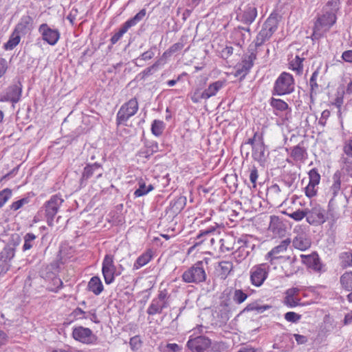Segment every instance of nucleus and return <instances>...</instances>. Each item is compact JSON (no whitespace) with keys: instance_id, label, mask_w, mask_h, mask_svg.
Returning <instances> with one entry per match:
<instances>
[{"instance_id":"obj_1","label":"nucleus","mask_w":352,"mask_h":352,"mask_svg":"<svg viewBox=\"0 0 352 352\" xmlns=\"http://www.w3.org/2000/svg\"><path fill=\"white\" fill-rule=\"evenodd\" d=\"M207 274L203 261H197L182 274V280L186 283L199 284L206 281Z\"/></svg>"},{"instance_id":"obj_2","label":"nucleus","mask_w":352,"mask_h":352,"mask_svg":"<svg viewBox=\"0 0 352 352\" xmlns=\"http://www.w3.org/2000/svg\"><path fill=\"white\" fill-rule=\"evenodd\" d=\"M294 85L292 75L287 72H283L274 82L272 94L277 96L289 94L294 91Z\"/></svg>"},{"instance_id":"obj_3","label":"nucleus","mask_w":352,"mask_h":352,"mask_svg":"<svg viewBox=\"0 0 352 352\" xmlns=\"http://www.w3.org/2000/svg\"><path fill=\"white\" fill-rule=\"evenodd\" d=\"M138 110V102L135 98L124 103L116 115V124L118 126L123 124L126 126V122L133 116Z\"/></svg>"},{"instance_id":"obj_4","label":"nucleus","mask_w":352,"mask_h":352,"mask_svg":"<svg viewBox=\"0 0 352 352\" xmlns=\"http://www.w3.org/2000/svg\"><path fill=\"white\" fill-rule=\"evenodd\" d=\"M277 30V22L274 18L269 17L256 36L254 47L261 46L268 41Z\"/></svg>"},{"instance_id":"obj_5","label":"nucleus","mask_w":352,"mask_h":352,"mask_svg":"<svg viewBox=\"0 0 352 352\" xmlns=\"http://www.w3.org/2000/svg\"><path fill=\"white\" fill-rule=\"evenodd\" d=\"M64 200L58 195L51 197V198L45 204V217L47 225L52 226L54 225V219L57 214L60 206Z\"/></svg>"},{"instance_id":"obj_6","label":"nucleus","mask_w":352,"mask_h":352,"mask_svg":"<svg viewBox=\"0 0 352 352\" xmlns=\"http://www.w3.org/2000/svg\"><path fill=\"white\" fill-rule=\"evenodd\" d=\"M269 266L266 263L253 266L250 270V280L252 285L261 287L268 276Z\"/></svg>"},{"instance_id":"obj_7","label":"nucleus","mask_w":352,"mask_h":352,"mask_svg":"<svg viewBox=\"0 0 352 352\" xmlns=\"http://www.w3.org/2000/svg\"><path fill=\"white\" fill-rule=\"evenodd\" d=\"M146 10L142 9L138 13H137L133 18L126 21L120 28V30L116 32L111 38V43L112 45L116 44L125 34L129 28L135 25L138 22L142 21L146 15Z\"/></svg>"},{"instance_id":"obj_8","label":"nucleus","mask_w":352,"mask_h":352,"mask_svg":"<svg viewBox=\"0 0 352 352\" xmlns=\"http://www.w3.org/2000/svg\"><path fill=\"white\" fill-rule=\"evenodd\" d=\"M236 250L233 252L234 258L237 263H241L245 259L254 248L246 236L239 238L236 241Z\"/></svg>"},{"instance_id":"obj_9","label":"nucleus","mask_w":352,"mask_h":352,"mask_svg":"<svg viewBox=\"0 0 352 352\" xmlns=\"http://www.w3.org/2000/svg\"><path fill=\"white\" fill-rule=\"evenodd\" d=\"M102 272L106 284H111L115 280V276L120 273H116V267L114 265L113 256L107 254L102 261Z\"/></svg>"},{"instance_id":"obj_10","label":"nucleus","mask_w":352,"mask_h":352,"mask_svg":"<svg viewBox=\"0 0 352 352\" xmlns=\"http://www.w3.org/2000/svg\"><path fill=\"white\" fill-rule=\"evenodd\" d=\"M327 221L326 211L319 204L307 208V221L314 226H319Z\"/></svg>"},{"instance_id":"obj_11","label":"nucleus","mask_w":352,"mask_h":352,"mask_svg":"<svg viewBox=\"0 0 352 352\" xmlns=\"http://www.w3.org/2000/svg\"><path fill=\"white\" fill-rule=\"evenodd\" d=\"M72 336L76 340L86 344H94L98 339L90 329L81 326L73 329Z\"/></svg>"},{"instance_id":"obj_12","label":"nucleus","mask_w":352,"mask_h":352,"mask_svg":"<svg viewBox=\"0 0 352 352\" xmlns=\"http://www.w3.org/2000/svg\"><path fill=\"white\" fill-rule=\"evenodd\" d=\"M210 345L211 340L204 336L190 338L186 343V346L191 352H204Z\"/></svg>"},{"instance_id":"obj_13","label":"nucleus","mask_w":352,"mask_h":352,"mask_svg":"<svg viewBox=\"0 0 352 352\" xmlns=\"http://www.w3.org/2000/svg\"><path fill=\"white\" fill-rule=\"evenodd\" d=\"M324 13L317 19L315 23L314 33L316 34L321 30H329L336 21V15L324 11Z\"/></svg>"},{"instance_id":"obj_14","label":"nucleus","mask_w":352,"mask_h":352,"mask_svg":"<svg viewBox=\"0 0 352 352\" xmlns=\"http://www.w3.org/2000/svg\"><path fill=\"white\" fill-rule=\"evenodd\" d=\"M38 32L43 40L50 45H56L60 38L58 30L50 28L47 23H43L39 26Z\"/></svg>"},{"instance_id":"obj_15","label":"nucleus","mask_w":352,"mask_h":352,"mask_svg":"<svg viewBox=\"0 0 352 352\" xmlns=\"http://www.w3.org/2000/svg\"><path fill=\"white\" fill-rule=\"evenodd\" d=\"M291 243V239L287 238L283 240L279 245L272 248L265 256L266 260H269L272 265L273 261L282 258L280 254L285 252Z\"/></svg>"},{"instance_id":"obj_16","label":"nucleus","mask_w":352,"mask_h":352,"mask_svg":"<svg viewBox=\"0 0 352 352\" xmlns=\"http://www.w3.org/2000/svg\"><path fill=\"white\" fill-rule=\"evenodd\" d=\"M257 16V9L254 5L248 4L244 7L238 17L243 23L252 24Z\"/></svg>"},{"instance_id":"obj_17","label":"nucleus","mask_w":352,"mask_h":352,"mask_svg":"<svg viewBox=\"0 0 352 352\" xmlns=\"http://www.w3.org/2000/svg\"><path fill=\"white\" fill-rule=\"evenodd\" d=\"M252 157L257 161L260 165L264 166L267 155L265 154V148L263 138H258V142H256L252 149Z\"/></svg>"},{"instance_id":"obj_18","label":"nucleus","mask_w":352,"mask_h":352,"mask_svg":"<svg viewBox=\"0 0 352 352\" xmlns=\"http://www.w3.org/2000/svg\"><path fill=\"white\" fill-rule=\"evenodd\" d=\"M300 289L296 287L288 289L285 292L284 303L289 307H294L300 305V298L298 296Z\"/></svg>"},{"instance_id":"obj_19","label":"nucleus","mask_w":352,"mask_h":352,"mask_svg":"<svg viewBox=\"0 0 352 352\" xmlns=\"http://www.w3.org/2000/svg\"><path fill=\"white\" fill-rule=\"evenodd\" d=\"M22 88L21 85H14L9 87L6 91V95L2 101H10L13 103H16L20 100L21 96Z\"/></svg>"},{"instance_id":"obj_20","label":"nucleus","mask_w":352,"mask_h":352,"mask_svg":"<svg viewBox=\"0 0 352 352\" xmlns=\"http://www.w3.org/2000/svg\"><path fill=\"white\" fill-rule=\"evenodd\" d=\"M94 174L96 175L97 178H99L102 175V168L98 163L88 164L84 168L81 182H83L84 181L89 179Z\"/></svg>"},{"instance_id":"obj_21","label":"nucleus","mask_w":352,"mask_h":352,"mask_svg":"<svg viewBox=\"0 0 352 352\" xmlns=\"http://www.w3.org/2000/svg\"><path fill=\"white\" fill-rule=\"evenodd\" d=\"M290 157L296 162H305L307 158V153L302 143L293 146L290 148Z\"/></svg>"},{"instance_id":"obj_22","label":"nucleus","mask_w":352,"mask_h":352,"mask_svg":"<svg viewBox=\"0 0 352 352\" xmlns=\"http://www.w3.org/2000/svg\"><path fill=\"white\" fill-rule=\"evenodd\" d=\"M33 19L29 15L23 16L16 25L14 30L19 34H25L32 28Z\"/></svg>"},{"instance_id":"obj_23","label":"nucleus","mask_w":352,"mask_h":352,"mask_svg":"<svg viewBox=\"0 0 352 352\" xmlns=\"http://www.w3.org/2000/svg\"><path fill=\"white\" fill-rule=\"evenodd\" d=\"M236 241L233 235L226 234L219 241L221 252H225L233 250L236 245Z\"/></svg>"},{"instance_id":"obj_24","label":"nucleus","mask_w":352,"mask_h":352,"mask_svg":"<svg viewBox=\"0 0 352 352\" xmlns=\"http://www.w3.org/2000/svg\"><path fill=\"white\" fill-rule=\"evenodd\" d=\"M168 302H161L155 298H153L147 309V314L148 315H155L161 314L164 308L168 307Z\"/></svg>"},{"instance_id":"obj_25","label":"nucleus","mask_w":352,"mask_h":352,"mask_svg":"<svg viewBox=\"0 0 352 352\" xmlns=\"http://www.w3.org/2000/svg\"><path fill=\"white\" fill-rule=\"evenodd\" d=\"M341 189V173L336 171L332 177V184L329 188V193L331 195V199H334L339 193Z\"/></svg>"},{"instance_id":"obj_26","label":"nucleus","mask_w":352,"mask_h":352,"mask_svg":"<svg viewBox=\"0 0 352 352\" xmlns=\"http://www.w3.org/2000/svg\"><path fill=\"white\" fill-rule=\"evenodd\" d=\"M292 244L296 249L304 251L311 246V241L304 235H298L294 239Z\"/></svg>"},{"instance_id":"obj_27","label":"nucleus","mask_w":352,"mask_h":352,"mask_svg":"<svg viewBox=\"0 0 352 352\" xmlns=\"http://www.w3.org/2000/svg\"><path fill=\"white\" fill-rule=\"evenodd\" d=\"M302 262L308 266L313 267L316 270H320V263L317 255H304L301 254Z\"/></svg>"},{"instance_id":"obj_28","label":"nucleus","mask_w":352,"mask_h":352,"mask_svg":"<svg viewBox=\"0 0 352 352\" xmlns=\"http://www.w3.org/2000/svg\"><path fill=\"white\" fill-rule=\"evenodd\" d=\"M88 289L96 295H99L103 291V285L98 276H93L88 283Z\"/></svg>"},{"instance_id":"obj_29","label":"nucleus","mask_w":352,"mask_h":352,"mask_svg":"<svg viewBox=\"0 0 352 352\" xmlns=\"http://www.w3.org/2000/svg\"><path fill=\"white\" fill-rule=\"evenodd\" d=\"M252 66V63H249L243 59L241 63L236 65L235 76L240 77L241 79L244 78Z\"/></svg>"},{"instance_id":"obj_30","label":"nucleus","mask_w":352,"mask_h":352,"mask_svg":"<svg viewBox=\"0 0 352 352\" xmlns=\"http://www.w3.org/2000/svg\"><path fill=\"white\" fill-rule=\"evenodd\" d=\"M225 85V82L223 80H217L212 83H211L205 91V97H207V99L210 98L212 96H214Z\"/></svg>"},{"instance_id":"obj_31","label":"nucleus","mask_w":352,"mask_h":352,"mask_svg":"<svg viewBox=\"0 0 352 352\" xmlns=\"http://www.w3.org/2000/svg\"><path fill=\"white\" fill-rule=\"evenodd\" d=\"M233 265L230 261H221L219 263L217 270L221 278L225 279L232 270Z\"/></svg>"},{"instance_id":"obj_32","label":"nucleus","mask_w":352,"mask_h":352,"mask_svg":"<svg viewBox=\"0 0 352 352\" xmlns=\"http://www.w3.org/2000/svg\"><path fill=\"white\" fill-rule=\"evenodd\" d=\"M283 223L278 217L271 216L268 230L274 234H280L283 230Z\"/></svg>"},{"instance_id":"obj_33","label":"nucleus","mask_w":352,"mask_h":352,"mask_svg":"<svg viewBox=\"0 0 352 352\" xmlns=\"http://www.w3.org/2000/svg\"><path fill=\"white\" fill-rule=\"evenodd\" d=\"M340 283L344 290L352 291V272H344L340 278Z\"/></svg>"},{"instance_id":"obj_34","label":"nucleus","mask_w":352,"mask_h":352,"mask_svg":"<svg viewBox=\"0 0 352 352\" xmlns=\"http://www.w3.org/2000/svg\"><path fill=\"white\" fill-rule=\"evenodd\" d=\"M20 40V34L14 30L8 41L4 44V49L6 50H13L19 43Z\"/></svg>"},{"instance_id":"obj_35","label":"nucleus","mask_w":352,"mask_h":352,"mask_svg":"<svg viewBox=\"0 0 352 352\" xmlns=\"http://www.w3.org/2000/svg\"><path fill=\"white\" fill-rule=\"evenodd\" d=\"M138 188L134 192L135 197L144 196L153 189V185L149 184L148 186H146L142 179L138 182Z\"/></svg>"},{"instance_id":"obj_36","label":"nucleus","mask_w":352,"mask_h":352,"mask_svg":"<svg viewBox=\"0 0 352 352\" xmlns=\"http://www.w3.org/2000/svg\"><path fill=\"white\" fill-rule=\"evenodd\" d=\"M152 256L151 252H146L140 256L135 261L133 265L134 270H138L139 268L146 265L151 259Z\"/></svg>"},{"instance_id":"obj_37","label":"nucleus","mask_w":352,"mask_h":352,"mask_svg":"<svg viewBox=\"0 0 352 352\" xmlns=\"http://www.w3.org/2000/svg\"><path fill=\"white\" fill-rule=\"evenodd\" d=\"M185 205V201L183 198L180 197L176 200L172 201L170 204L169 211L173 214H176L180 212V211L184 208Z\"/></svg>"},{"instance_id":"obj_38","label":"nucleus","mask_w":352,"mask_h":352,"mask_svg":"<svg viewBox=\"0 0 352 352\" xmlns=\"http://www.w3.org/2000/svg\"><path fill=\"white\" fill-rule=\"evenodd\" d=\"M333 199H331L329 202L328 210L326 212V217L327 220H331V221L333 222L339 218L340 214L335 210V208H333Z\"/></svg>"},{"instance_id":"obj_39","label":"nucleus","mask_w":352,"mask_h":352,"mask_svg":"<svg viewBox=\"0 0 352 352\" xmlns=\"http://www.w3.org/2000/svg\"><path fill=\"white\" fill-rule=\"evenodd\" d=\"M219 316L222 322H226L230 318V310L227 302H223L220 305Z\"/></svg>"},{"instance_id":"obj_40","label":"nucleus","mask_w":352,"mask_h":352,"mask_svg":"<svg viewBox=\"0 0 352 352\" xmlns=\"http://www.w3.org/2000/svg\"><path fill=\"white\" fill-rule=\"evenodd\" d=\"M304 58H300L299 56H296L294 60H292L289 65L292 70L296 71L298 74H300L302 72V61Z\"/></svg>"},{"instance_id":"obj_41","label":"nucleus","mask_w":352,"mask_h":352,"mask_svg":"<svg viewBox=\"0 0 352 352\" xmlns=\"http://www.w3.org/2000/svg\"><path fill=\"white\" fill-rule=\"evenodd\" d=\"M340 0H329L325 6L324 11H329V13L336 15L337 12L339 10Z\"/></svg>"},{"instance_id":"obj_42","label":"nucleus","mask_w":352,"mask_h":352,"mask_svg":"<svg viewBox=\"0 0 352 352\" xmlns=\"http://www.w3.org/2000/svg\"><path fill=\"white\" fill-rule=\"evenodd\" d=\"M164 129V124L162 121L155 120L151 125V132L155 136H160Z\"/></svg>"},{"instance_id":"obj_43","label":"nucleus","mask_w":352,"mask_h":352,"mask_svg":"<svg viewBox=\"0 0 352 352\" xmlns=\"http://www.w3.org/2000/svg\"><path fill=\"white\" fill-rule=\"evenodd\" d=\"M36 236L32 233H28L24 236V244L23 245V250L26 251L31 249L34 244Z\"/></svg>"},{"instance_id":"obj_44","label":"nucleus","mask_w":352,"mask_h":352,"mask_svg":"<svg viewBox=\"0 0 352 352\" xmlns=\"http://www.w3.org/2000/svg\"><path fill=\"white\" fill-rule=\"evenodd\" d=\"M160 348L162 352H182V346L176 343H168Z\"/></svg>"},{"instance_id":"obj_45","label":"nucleus","mask_w":352,"mask_h":352,"mask_svg":"<svg viewBox=\"0 0 352 352\" xmlns=\"http://www.w3.org/2000/svg\"><path fill=\"white\" fill-rule=\"evenodd\" d=\"M0 256L3 261H10L14 256V250L12 247H6L1 252Z\"/></svg>"},{"instance_id":"obj_46","label":"nucleus","mask_w":352,"mask_h":352,"mask_svg":"<svg viewBox=\"0 0 352 352\" xmlns=\"http://www.w3.org/2000/svg\"><path fill=\"white\" fill-rule=\"evenodd\" d=\"M319 75V68L316 69L312 74L309 80V85L311 87V93H316L318 89V85L317 83V78Z\"/></svg>"},{"instance_id":"obj_47","label":"nucleus","mask_w":352,"mask_h":352,"mask_svg":"<svg viewBox=\"0 0 352 352\" xmlns=\"http://www.w3.org/2000/svg\"><path fill=\"white\" fill-rule=\"evenodd\" d=\"M271 105L277 110L285 111L289 108L288 104L281 99L272 98Z\"/></svg>"},{"instance_id":"obj_48","label":"nucleus","mask_w":352,"mask_h":352,"mask_svg":"<svg viewBox=\"0 0 352 352\" xmlns=\"http://www.w3.org/2000/svg\"><path fill=\"white\" fill-rule=\"evenodd\" d=\"M309 184L318 185L320 181V175L316 168H312L309 172Z\"/></svg>"},{"instance_id":"obj_49","label":"nucleus","mask_w":352,"mask_h":352,"mask_svg":"<svg viewBox=\"0 0 352 352\" xmlns=\"http://www.w3.org/2000/svg\"><path fill=\"white\" fill-rule=\"evenodd\" d=\"M190 98L194 103L199 102L201 99L207 100V97H205V91H201L199 88L192 93Z\"/></svg>"},{"instance_id":"obj_50","label":"nucleus","mask_w":352,"mask_h":352,"mask_svg":"<svg viewBox=\"0 0 352 352\" xmlns=\"http://www.w3.org/2000/svg\"><path fill=\"white\" fill-rule=\"evenodd\" d=\"M248 298V295L241 289H236L233 295V300L237 304H241Z\"/></svg>"},{"instance_id":"obj_51","label":"nucleus","mask_w":352,"mask_h":352,"mask_svg":"<svg viewBox=\"0 0 352 352\" xmlns=\"http://www.w3.org/2000/svg\"><path fill=\"white\" fill-rule=\"evenodd\" d=\"M341 266L347 267L352 265V254L349 252H344L340 255Z\"/></svg>"},{"instance_id":"obj_52","label":"nucleus","mask_w":352,"mask_h":352,"mask_svg":"<svg viewBox=\"0 0 352 352\" xmlns=\"http://www.w3.org/2000/svg\"><path fill=\"white\" fill-rule=\"evenodd\" d=\"M12 196V190L9 188H6L0 192V208L8 201Z\"/></svg>"},{"instance_id":"obj_53","label":"nucleus","mask_w":352,"mask_h":352,"mask_svg":"<svg viewBox=\"0 0 352 352\" xmlns=\"http://www.w3.org/2000/svg\"><path fill=\"white\" fill-rule=\"evenodd\" d=\"M161 62L160 60L156 61L153 65L151 67H148L146 68L142 72V77L146 78L151 74H153L154 72H155L159 66L160 65Z\"/></svg>"},{"instance_id":"obj_54","label":"nucleus","mask_w":352,"mask_h":352,"mask_svg":"<svg viewBox=\"0 0 352 352\" xmlns=\"http://www.w3.org/2000/svg\"><path fill=\"white\" fill-rule=\"evenodd\" d=\"M270 307L268 305L260 306L256 303H251L247 305L244 311H253L256 310L258 313H263L264 311L269 309Z\"/></svg>"},{"instance_id":"obj_55","label":"nucleus","mask_w":352,"mask_h":352,"mask_svg":"<svg viewBox=\"0 0 352 352\" xmlns=\"http://www.w3.org/2000/svg\"><path fill=\"white\" fill-rule=\"evenodd\" d=\"M287 215L296 221H301L304 217L307 218V208L305 210H298Z\"/></svg>"},{"instance_id":"obj_56","label":"nucleus","mask_w":352,"mask_h":352,"mask_svg":"<svg viewBox=\"0 0 352 352\" xmlns=\"http://www.w3.org/2000/svg\"><path fill=\"white\" fill-rule=\"evenodd\" d=\"M342 159L344 163L342 170L348 176L352 177V160H350L348 157H344Z\"/></svg>"},{"instance_id":"obj_57","label":"nucleus","mask_w":352,"mask_h":352,"mask_svg":"<svg viewBox=\"0 0 352 352\" xmlns=\"http://www.w3.org/2000/svg\"><path fill=\"white\" fill-rule=\"evenodd\" d=\"M29 201H30V199L28 197L22 198L16 201L13 202L10 205V209L14 211H16V210L20 209L21 208H22L24 205L28 204Z\"/></svg>"},{"instance_id":"obj_58","label":"nucleus","mask_w":352,"mask_h":352,"mask_svg":"<svg viewBox=\"0 0 352 352\" xmlns=\"http://www.w3.org/2000/svg\"><path fill=\"white\" fill-rule=\"evenodd\" d=\"M129 345L133 351H137L142 346V340L138 336H135L130 339Z\"/></svg>"},{"instance_id":"obj_59","label":"nucleus","mask_w":352,"mask_h":352,"mask_svg":"<svg viewBox=\"0 0 352 352\" xmlns=\"http://www.w3.org/2000/svg\"><path fill=\"white\" fill-rule=\"evenodd\" d=\"M250 180L253 185V187L255 188L256 186V181L258 177V170L256 167L253 166L250 170Z\"/></svg>"},{"instance_id":"obj_60","label":"nucleus","mask_w":352,"mask_h":352,"mask_svg":"<svg viewBox=\"0 0 352 352\" xmlns=\"http://www.w3.org/2000/svg\"><path fill=\"white\" fill-rule=\"evenodd\" d=\"M184 47V44L182 42H178L173 44L166 52L164 53V55L167 54H173L178 51H180Z\"/></svg>"},{"instance_id":"obj_61","label":"nucleus","mask_w":352,"mask_h":352,"mask_svg":"<svg viewBox=\"0 0 352 352\" xmlns=\"http://www.w3.org/2000/svg\"><path fill=\"white\" fill-rule=\"evenodd\" d=\"M52 286L49 287L50 290L56 292L58 289L62 287L63 282L60 278L54 277L52 282Z\"/></svg>"},{"instance_id":"obj_62","label":"nucleus","mask_w":352,"mask_h":352,"mask_svg":"<svg viewBox=\"0 0 352 352\" xmlns=\"http://www.w3.org/2000/svg\"><path fill=\"white\" fill-rule=\"evenodd\" d=\"M316 186L309 184L305 189V192L307 197L311 198L316 195L317 190L316 188Z\"/></svg>"},{"instance_id":"obj_63","label":"nucleus","mask_w":352,"mask_h":352,"mask_svg":"<svg viewBox=\"0 0 352 352\" xmlns=\"http://www.w3.org/2000/svg\"><path fill=\"white\" fill-rule=\"evenodd\" d=\"M285 319L288 322H296L300 319V316L295 312L289 311L285 314Z\"/></svg>"},{"instance_id":"obj_64","label":"nucleus","mask_w":352,"mask_h":352,"mask_svg":"<svg viewBox=\"0 0 352 352\" xmlns=\"http://www.w3.org/2000/svg\"><path fill=\"white\" fill-rule=\"evenodd\" d=\"M256 58V54L255 49H250L248 51V54L245 55L243 59L249 63L254 64V61Z\"/></svg>"}]
</instances>
